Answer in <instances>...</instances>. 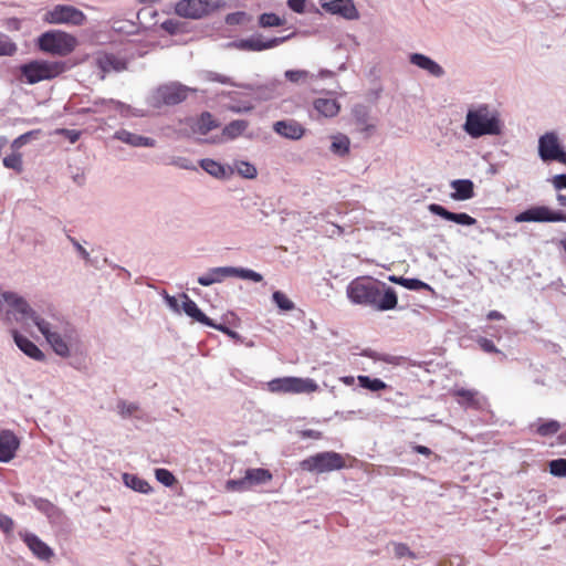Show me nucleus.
Listing matches in <instances>:
<instances>
[{
  "instance_id": "nucleus-15",
  "label": "nucleus",
  "mask_w": 566,
  "mask_h": 566,
  "mask_svg": "<svg viewBox=\"0 0 566 566\" xmlns=\"http://www.w3.org/2000/svg\"><path fill=\"white\" fill-rule=\"evenodd\" d=\"M3 300L6 303L12 307L17 313L21 315V321H31L35 326L36 322L43 319L31 306L30 304L21 296L13 292L3 293Z\"/></svg>"
},
{
  "instance_id": "nucleus-11",
  "label": "nucleus",
  "mask_w": 566,
  "mask_h": 566,
  "mask_svg": "<svg viewBox=\"0 0 566 566\" xmlns=\"http://www.w3.org/2000/svg\"><path fill=\"white\" fill-rule=\"evenodd\" d=\"M292 35L293 34L265 39L262 34L256 33L247 39L234 40L228 43V48L237 49L240 51L261 52L281 45L282 43L290 40Z\"/></svg>"
},
{
  "instance_id": "nucleus-39",
  "label": "nucleus",
  "mask_w": 566,
  "mask_h": 566,
  "mask_svg": "<svg viewBox=\"0 0 566 566\" xmlns=\"http://www.w3.org/2000/svg\"><path fill=\"white\" fill-rule=\"evenodd\" d=\"M349 138L346 135L339 134L333 137L329 150L338 157H344L349 153Z\"/></svg>"
},
{
  "instance_id": "nucleus-36",
  "label": "nucleus",
  "mask_w": 566,
  "mask_h": 566,
  "mask_svg": "<svg viewBox=\"0 0 566 566\" xmlns=\"http://www.w3.org/2000/svg\"><path fill=\"white\" fill-rule=\"evenodd\" d=\"M249 127V122L245 119H234L227 124L222 130L223 136L227 139H235L241 136L245 129Z\"/></svg>"
},
{
  "instance_id": "nucleus-5",
  "label": "nucleus",
  "mask_w": 566,
  "mask_h": 566,
  "mask_svg": "<svg viewBox=\"0 0 566 566\" xmlns=\"http://www.w3.org/2000/svg\"><path fill=\"white\" fill-rule=\"evenodd\" d=\"M65 70L64 62H50L34 60L20 66L22 80L28 84H36L44 80H51Z\"/></svg>"
},
{
  "instance_id": "nucleus-62",
  "label": "nucleus",
  "mask_w": 566,
  "mask_h": 566,
  "mask_svg": "<svg viewBox=\"0 0 566 566\" xmlns=\"http://www.w3.org/2000/svg\"><path fill=\"white\" fill-rule=\"evenodd\" d=\"M174 165L177 166L180 169L185 170H195L196 166L192 164L191 160L185 157H179L176 160H174Z\"/></svg>"
},
{
  "instance_id": "nucleus-21",
  "label": "nucleus",
  "mask_w": 566,
  "mask_h": 566,
  "mask_svg": "<svg viewBox=\"0 0 566 566\" xmlns=\"http://www.w3.org/2000/svg\"><path fill=\"white\" fill-rule=\"evenodd\" d=\"M274 133L291 140H300L305 135V127L295 119H282L273 124Z\"/></svg>"
},
{
  "instance_id": "nucleus-59",
  "label": "nucleus",
  "mask_w": 566,
  "mask_h": 566,
  "mask_svg": "<svg viewBox=\"0 0 566 566\" xmlns=\"http://www.w3.org/2000/svg\"><path fill=\"white\" fill-rule=\"evenodd\" d=\"M244 17H245V12H242V11L229 13L226 17V23L230 24V25L240 24V23H242Z\"/></svg>"
},
{
  "instance_id": "nucleus-50",
  "label": "nucleus",
  "mask_w": 566,
  "mask_h": 566,
  "mask_svg": "<svg viewBox=\"0 0 566 566\" xmlns=\"http://www.w3.org/2000/svg\"><path fill=\"white\" fill-rule=\"evenodd\" d=\"M476 343L480 346V348L485 353L501 355L502 359L506 357L505 354L497 349L494 343L486 337H479L476 339Z\"/></svg>"
},
{
  "instance_id": "nucleus-38",
  "label": "nucleus",
  "mask_w": 566,
  "mask_h": 566,
  "mask_svg": "<svg viewBox=\"0 0 566 566\" xmlns=\"http://www.w3.org/2000/svg\"><path fill=\"white\" fill-rule=\"evenodd\" d=\"M200 167L207 174H209L210 176H212L214 178L223 179L227 177L226 167L213 159H210V158L201 159Z\"/></svg>"
},
{
  "instance_id": "nucleus-48",
  "label": "nucleus",
  "mask_w": 566,
  "mask_h": 566,
  "mask_svg": "<svg viewBox=\"0 0 566 566\" xmlns=\"http://www.w3.org/2000/svg\"><path fill=\"white\" fill-rule=\"evenodd\" d=\"M3 165L7 168L13 169L17 172H21L23 169L22 155L19 153H12L3 158Z\"/></svg>"
},
{
  "instance_id": "nucleus-24",
  "label": "nucleus",
  "mask_w": 566,
  "mask_h": 566,
  "mask_svg": "<svg viewBox=\"0 0 566 566\" xmlns=\"http://www.w3.org/2000/svg\"><path fill=\"white\" fill-rule=\"evenodd\" d=\"M20 536L36 558L49 560L54 555L53 549L35 534L27 532Z\"/></svg>"
},
{
  "instance_id": "nucleus-63",
  "label": "nucleus",
  "mask_w": 566,
  "mask_h": 566,
  "mask_svg": "<svg viewBox=\"0 0 566 566\" xmlns=\"http://www.w3.org/2000/svg\"><path fill=\"white\" fill-rule=\"evenodd\" d=\"M165 301H166V304L168 305V307L176 312V313H180V306H179V303H178V300L175 297V296H171L169 294H165Z\"/></svg>"
},
{
  "instance_id": "nucleus-45",
  "label": "nucleus",
  "mask_w": 566,
  "mask_h": 566,
  "mask_svg": "<svg viewBox=\"0 0 566 566\" xmlns=\"http://www.w3.org/2000/svg\"><path fill=\"white\" fill-rule=\"evenodd\" d=\"M272 300L281 311H292L295 304L281 291H275L272 294Z\"/></svg>"
},
{
  "instance_id": "nucleus-43",
  "label": "nucleus",
  "mask_w": 566,
  "mask_h": 566,
  "mask_svg": "<svg viewBox=\"0 0 566 566\" xmlns=\"http://www.w3.org/2000/svg\"><path fill=\"white\" fill-rule=\"evenodd\" d=\"M17 51V44L7 34L0 33V56H12Z\"/></svg>"
},
{
  "instance_id": "nucleus-17",
  "label": "nucleus",
  "mask_w": 566,
  "mask_h": 566,
  "mask_svg": "<svg viewBox=\"0 0 566 566\" xmlns=\"http://www.w3.org/2000/svg\"><path fill=\"white\" fill-rule=\"evenodd\" d=\"M321 7L331 14L339 15L346 20H357L358 10L353 0H321Z\"/></svg>"
},
{
  "instance_id": "nucleus-51",
  "label": "nucleus",
  "mask_w": 566,
  "mask_h": 566,
  "mask_svg": "<svg viewBox=\"0 0 566 566\" xmlns=\"http://www.w3.org/2000/svg\"><path fill=\"white\" fill-rule=\"evenodd\" d=\"M39 134H40V129H35V130H30V132H27V133L20 135L12 142L11 148L13 150H18L22 146L27 145L34 136H36Z\"/></svg>"
},
{
  "instance_id": "nucleus-28",
  "label": "nucleus",
  "mask_w": 566,
  "mask_h": 566,
  "mask_svg": "<svg viewBox=\"0 0 566 566\" xmlns=\"http://www.w3.org/2000/svg\"><path fill=\"white\" fill-rule=\"evenodd\" d=\"M450 187L454 190L450 197L457 201H465L472 199L474 193V184L471 179H455L450 182Z\"/></svg>"
},
{
  "instance_id": "nucleus-46",
  "label": "nucleus",
  "mask_w": 566,
  "mask_h": 566,
  "mask_svg": "<svg viewBox=\"0 0 566 566\" xmlns=\"http://www.w3.org/2000/svg\"><path fill=\"white\" fill-rule=\"evenodd\" d=\"M549 473L557 478H566V459L559 458L548 462Z\"/></svg>"
},
{
  "instance_id": "nucleus-58",
  "label": "nucleus",
  "mask_w": 566,
  "mask_h": 566,
  "mask_svg": "<svg viewBox=\"0 0 566 566\" xmlns=\"http://www.w3.org/2000/svg\"><path fill=\"white\" fill-rule=\"evenodd\" d=\"M161 29L168 32L169 34H176L179 32L180 22L175 19H167L161 23Z\"/></svg>"
},
{
  "instance_id": "nucleus-47",
  "label": "nucleus",
  "mask_w": 566,
  "mask_h": 566,
  "mask_svg": "<svg viewBox=\"0 0 566 566\" xmlns=\"http://www.w3.org/2000/svg\"><path fill=\"white\" fill-rule=\"evenodd\" d=\"M284 76L292 83H304L310 77H313V75L305 70H287L285 71Z\"/></svg>"
},
{
  "instance_id": "nucleus-42",
  "label": "nucleus",
  "mask_w": 566,
  "mask_h": 566,
  "mask_svg": "<svg viewBox=\"0 0 566 566\" xmlns=\"http://www.w3.org/2000/svg\"><path fill=\"white\" fill-rule=\"evenodd\" d=\"M237 172L247 179H254L258 175L255 166L249 161L240 160L234 164Z\"/></svg>"
},
{
  "instance_id": "nucleus-57",
  "label": "nucleus",
  "mask_w": 566,
  "mask_h": 566,
  "mask_svg": "<svg viewBox=\"0 0 566 566\" xmlns=\"http://www.w3.org/2000/svg\"><path fill=\"white\" fill-rule=\"evenodd\" d=\"M363 356L365 357H368V358H373V359H380L385 363H388V364H396L398 357L396 356H391V355H384L381 357H378L377 354L371 350V349H365L363 353H361Z\"/></svg>"
},
{
  "instance_id": "nucleus-12",
  "label": "nucleus",
  "mask_w": 566,
  "mask_h": 566,
  "mask_svg": "<svg viewBox=\"0 0 566 566\" xmlns=\"http://www.w3.org/2000/svg\"><path fill=\"white\" fill-rule=\"evenodd\" d=\"M44 21L51 24L83 25L86 17L80 9L69 4H56L44 14Z\"/></svg>"
},
{
  "instance_id": "nucleus-4",
  "label": "nucleus",
  "mask_w": 566,
  "mask_h": 566,
  "mask_svg": "<svg viewBox=\"0 0 566 566\" xmlns=\"http://www.w3.org/2000/svg\"><path fill=\"white\" fill-rule=\"evenodd\" d=\"M197 91V88L187 86L177 81L168 82L154 90L149 97V105L154 108L176 106L185 102L189 94H195Z\"/></svg>"
},
{
  "instance_id": "nucleus-23",
  "label": "nucleus",
  "mask_w": 566,
  "mask_h": 566,
  "mask_svg": "<svg viewBox=\"0 0 566 566\" xmlns=\"http://www.w3.org/2000/svg\"><path fill=\"white\" fill-rule=\"evenodd\" d=\"M458 403L465 409L482 410L486 405V399L475 389L460 388L454 390Z\"/></svg>"
},
{
  "instance_id": "nucleus-31",
  "label": "nucleus",
  "mask_w": 566,
  "mask_h": 566,
  "mask_svg": "<svg viewBox=\"0 0 566 566\" xmlns=\"http://www.w3.org/2000/svg\"><path fill=\"white\" fill-rule=\"evenodd\" d=\"M13 339L18 348L23 352L27 356L34 360L42 361L45 356L43 352L28 337L21 335L17 331L13 333Z\"/></svg>"
},
{
  "instance_id": "nucleus-64",
  "label": "nucleus",
  "mask_w": 566,
  "mask_h": 566,
  "mask_svg": "<svg viewBox=\"0 0 566 566\" xmlns=\"http://www.w3.org/2000/svg\"><path fill=\"white\" fill-rule=\"evenodd\" d=\"M553 184L557 190L566 189V175L560 174V175L555 176Z\"/></svg>"
},
{
  "instance_id": "nucleus-37",
  "label": "nucleus",
  "mask_w": 566,
  "mask_h": 566,
  "mask_svg": "<svg viewBox=\"0 0 566 566\" xmlns=\"http://www.w3.org/2000/svg\"><path fill=\"white\" fill-rule=\"evenodd\" d=\"M220 126V123L216 120L211 113L203 112L200 114L196 123V130L201 135L208 134L210 130Z\"/></svg>"
},
{
  "instance_id": "nucleus-22",
  "label": "nucleus",
  "mask_w": 566,
  "mask_h": 566,
  "mask_svg": "<svg viewBox=\"0 0 566 566\" xmlns=\"http://www.w3.org/2000/svg\"><path fill=\"white\" fill-rule=\"evenodd\" d=\"M99 106H107L111 108L116 109L122 116H129L130 114L134 116H143L144 114L140 111H133L130 105H127L120 101L116 99H105V98H97L93 101V105L90 107H84L81 109L82 114H90V113H96L97 108Z\"/></svg>"
},
{
  "instance_id": "nucleus-20",
  "label": "nucleus",
  "mask_w": 566,
  "mask_h": 566,
  "mask_svg": "<svg viewBox=\"0 0 566 566\" xmlns=\"http://www.w3.org/2000/svg\"><path fill=\"white\" fill-rule=\"evenodd\" d=\"M429 211L447 221L454 222L460 226L471 227L478 223V220L465 212H452L439 203L428 206Z\"/></svg>"
},
{
  "instance_id": "nucleus-2",
  "label": "nucleus",
  "mask_w": 566,
  "mask_h": 566,
  "mask_svg": "<svg viewBox=\"0 0 566 566\" xmlns=\"http://www.w3.org/2000/svg\"><path fill=\"white\" fill-rule=\"evenodd\" d=\"M36 327L51 345L54 353L61 357H69L71 348L80 344V334L76 327L64 317L52 313L48 318L36 322Z\"/></svg>"
},
{
  "instance_id": "nucleus-10",
  "label": "nucleus",
  "mask_w": 566,
  "mask_h": 566,
  "mask_svg": "<svg viewBox=\"0 0 566 566\" xmlns=\"http://www.w3.org/2000/svg\"><path fill=\"white\" fill-rule=\"evenodd\" d=\"M268 389L271 392L303 394L316 391L318 385L311 378L282 377L269 381Z\"/></svg>"
},
{
  "instance_id": "nucleus-25",
  "label": "nucleus",
  "mask_w": 566,
  "mask_h": 566,
  "mask_svg": "<svg viewBox=\"0 0 566 566\" xmlns=\"http://www.w3.org/2000/svg\"><path fill=\"white\" fill-rule=\"evenodd\" d=\"M20 446L18 437L10 430L0 431V462L11 461Z\"/></svg>"
},
{
  "instance_id": "nucleus-13",
  "label": "nucleus",
  "mask_w": 566,
  "mask_h": 566,
  "mask_svg": "<svg viewBox=\"0 0 566 566\" xmlns=\"http://www.w3.org/2000/svg\"><path fill=\"white\" fill-rule=\"evenodd\" d=\"M515 222H566V213L553 211L546 206L531 207L514 218Z\"/></svg>"
},
{
  "instance_id": "nucleus-56",
  "label": "nucleus",
  "mask_w": 566,
  "mask_h": 566,
  "mask_svg": "<svg viewBox=\"0 0 566 566\" xmlns=\"http://www.w3.org/2000/svg\"><path fill=\"white\" fill-rule=\"evenodd\" d=\"M13 520L0 511V530L6 534H10L13 531Z\"/></svg>"
},
{
  "instance_id": "nucleus-49",
  "label": "nucleus",
  "mask_w": 566,
  "mask_h": 566,
  "mask_svg": "<svg viewBox=\"0 0 566 566\" xmlns=\"http://www.w3.org/2000/svg\"><path fill=\"white\" fill-rule=\"evenodd\" d=\"M155 476L165 486H172L176 483L175 475L167 469H156Z\"/></svg>"
},
{
  "instance_id": "nucleus-30",
  "label": "nucleus",
  "mask_w": 566,
  "mask_h": 566,
  "mask_svg": "<svg viewBox=\"0 0 566 566\" xmlns=\"http://www.w3.org/2000/svg\"><path fill=\"white\" fill-rule=\"evenodd\" d=\"M29 501L34 505V507L44 514L50 521L55 522L59 521L62 516V510L57 507L54 503H52L48 499L39 497L35 495H30Z\"/></svg>"
},
{
  "instance_id": "nucleus-18",
  "label": "nucleus",
  "mask_w": 566,
  "mask_h": 566,
  "mask_svg": "<svg viewBox=\"0 0 566 566\" xmlns=\"http://www.w3.org/2000/svg\"><path fill=\"white\" fill-rule=\"evenodd\" d=\"M94 65L102 72L101 78L105 77L106 73L112 71L120 72L126 70L127 63L125 60L117 57L115 54L98 52L93 59Z\"/></svg>"
},
{
  "instance_id": "nucleus-35",
  "label": "nucleus",
  "mask_w": 566,
  "mask_h": 566,
  "mask_svg": "<svg viewBox=\"0 0 566 566\" xmlns=\"http://www.w3.org/2000/svg\"><path fill=\"white\" fill-rule=\"evenodd\" d=\"M388 280L395 284H399L403 287H406L407 290H410V291H421V290H428V291H432L431 286L419 280V279H416V277H403V276H397V275H390L388 277Z\"/></svg>"
},
{
  "instance_id": "nucleus-60",
  "label": "nucleus",
  "mask_w": 566,
  "mask_h": 566,
  "mask_svg": "<svg viewBox=\"0 0 566 566\" xmlns=\"http://www.w3.org/2000/svg\"><path fill=\"white\" fill-rule=\"evenodd\" d=\"M355 117H356L357 123L359 125L365 126L366 130L369 129V128H374L373 125H368L367 124L368 116H367V113H366V111L364 108H360V109L356 108L355 109Z\"/></svg>"
},
{
  "instance_id": "nucleus-26",
  "label": "nucleus",
  "mask_w": 566,
  "mask_h": 566,
  "mask_svg": "<svg viewBox=\"0 0 566 566\" xmlns=\"http://www.w3.org/2000/svg\"><path fill=\"white\" fill-rule=\"evenodd\" d=\"M409 61L411 64L418 66L421 70L427 71L430 75L434 77L439 78L446 74L444 69L439 63H437L434 60L422 53L410 54Z\"/></svg>"
},
{
  "instance_id": "nucleus-54",
  "label": "nucleus",
  "mask_w": 566,
  "mask_h": 566,
  "mask_svg": "<svg viewBox=\"0 0 566 566\" xmlns=\"http://www.w3.org/2000/svg\"><path fill=\"white\" fill-rule=\"evenodd\" d=\"M212 328L220 331L221 333L228 335L231 339H233L235 343H243V337L237 333L235 331H232L224 324H217L214 323V326H211Z\"/></svg>"
},
{
  "instance_id": "nucleus-7",
  "label": "nucleus",
  "mask_w": 566,
  "mask_h": 566,
  "mask_svg": "<svg viewBox=\"0 0 566 566\" xmlns=\"http://www.w3.org/2000/svg\"><path fill=\"white\" fill-rule=\"evenodd\" d=\"M240 277L242 280H250L252 282L259 283L263 281V276L251 270L245 268H235V266H217L211 268L203 275L198 277V283L202 286H210L214 283H220L227 277Z\"/></svg>"
},
{
  "instance_id": "nucleus-27",
  "label": "nucleus",
  "mask_w": 566,
  "mask_h": 566,
  "mask_svg": "<svg viewBox=\"0 0 566 566\" xmlns=\"http://www.w3.org/2000/svg\"><path fill=\"white\" fill-rule=\"evenodd\" d=\"M180 297L182 298L181 308L186 315L191 317L192 319L206 325V326H214L213 319L208 317L192 301L186 293H181Z\"/></svg>"
},
{
  "instance_id": "nucleus-8",
  "label": "nucleus",
  "mask_w": 566,
  "mask_h": 566,
  "mask_svg": "<svg viewBox=\"0 0 566 566\" xmlns=\"http://www.w3.org/2000/svg\"><path fill=\"white\" fill-rule=\"evenodd\" d=\"M38 45L43 52L65 56L75 49L76 39L62 31H48L39 36Z\"/></svg>"
},
{
  "instance_id": "nucleus-3",
  "label": "nucleus",
  "mask_w": 566,
  "mask_h": 566,
  "mask_svg": "<svg viewBox=\"0 0 566 566\" xmlns=\"http://www.w3.org/2000/svg\"><path fill=\"white\" fill-rule=\"evenodd\" d=\"M462 128L470 137L480 138L500 135L503 124L497 111L491 109L488 104H480L468 111Z\"/></svg>"
},
{
  "instance_id": "nucleus-19",
  "label": "nucleus",
  "mask_w": 566,
  "mask_h": 566,
  "mask_svg": "<svg viewBox=\"0 0 566 566\" xmlns=\"http://www.w3.org/2000/svg\"><path fill=\"white\" fill-rule=\"evenodd\" d=\"M562 149L555 133H546L538 139V154L543 161H555Z\"/></svg>"
},
{
  "instance_id": "nucleus-1",
  "label": "nucleus",
  "mask_w": 566,
  "mask_h": 566,
  "mask_svg": "<svg viewBox=\"0 0 566 566\" xmlns=\"http://www.w3.org/2000/svg\"><path fill=\"white\" fill-rule=\"evenodd\" d=\"M348 300L356 305L379 312L395 310L398 305L396 291L386 283L371 277H357L346 287Z\"/></svg>"
},
{
  "instance_id": "nucleus-14",
  "label": "nucleus",
  "mask_w": 566,
  "mask_h": 566,
  "mask_svg": "<svg viewBox=\"0 0 566 566\" xmlns=\"http://www.w3.org/2000/svg\"><path fill=\"white\" fill-rule=\"evenodd\" d=\"M272 474L268 469H248L242 479L227 481V490L229 491H244L253 485H259L269 482Z\"/></svg>"
},
{
  "instance_id": "nucleus-34",
  "label": "nucleus",
  "mask_w": 566,
  "mask_h": 566,
  "mask_svg": "<svg viewBox=\"0 0 566 566\" xmlns=\"http://www.w3.org/2000/svg\"><path fill=\"white\" fill-rule=\"evenodd\" d=\"M122 478L125 486L134 490L135 492L142 494H149L153 491L150 484L146 480L142 479L136 474L124 473Z\"/></svg>"
},
{
  "instance_id": "nucleus-41",
  "label": "nucleus",
  "mask_w": 566,
  "mask_h": 566,
  "mask_svg": "<svg viewBox=\"0 0 566 566\" xmlns=\"http://www.w3.org/2000/svg\"><path fill=\"white\" fill-rule=\"evenodd\" d=\"M200 77L206 82H218L220 84L230 85L239 87L240 84H237L231 80V77L213 72V71H202L200 73Z\"/></svg>"
},
{
  "instance_id": "nucleus-52",
  "label": "nucleus",
  "mask_w": 566,
  "mask_h": 566,
  "mask_svg": "<svg viewBox=\"0 0 566 566\" xmlns=\"http://www.w3.org/2000/svg\"><path fill=\"white\" fill-rule=\"evenodd\" d=\"M118 413L123 418H128L134 415L135 411L138 410V405L135 402H126L125 400H119L117 403Z\"/></svg>"
},
{
  "instance_id": "nucleus-32",
  "label": "nucleus",
  "mask_w": 566,
  "mask_h": 566,
  "mask_svg": "<svg viewBox=\"0 0 566 566\" xmlns=\"http://www.w3.org/2000/svg\"><path fill=\"white\" fill-rule=\"evenodd\" d=\"M560 423L554 419L545 420L543 418H538L535 422L530 424V430L539 437H553L560 430Z\"/></svg>"
},
{
  "instance_id": "nucleus-40",
  "label": "nucleus",
  "mask_w": 566,
  "mask_h": 566,
  "mask_svg": "<svg viewBox=\"0 0 566 566\" xmlns=\"http://www.w3.org/2000/svg\"><path fill=\"white\" fill-rule=\"evenodd\" d=\"M358 384L361 388L368 389L373 392L380 391L387 388V384L379 378H371L369 376H358Z\"/></svg>"
},
{
  "instance_id": "nucleus-44",
  "label": "nucleus",
  "mask_w": 566,
  "mask_h": 566,
  "mask_svg": "<svg viewBox=\"0 0 566 566\" xmlns=\"http://www.w3.org/2000/svg\"><path fill=\"white\" fill-rule=\"evenodd\" d=\"M284 19L280 18L275 13H262L259 17V25L261 28L281 27L284 24Z\"/></svg>"
},
{
  "instance_id": "nucleus-6",
  "label": "nucleus",
  "mask_w": 566,
  "mask_h": 566,
  "mask_svg": "<svg viewBox=\"0 0 566 566\" xmlns=\"http://www.w3.org/2000/svg\"><path fill=\"white\" fill-rule=\"evenodd\" d=\"M345 467L344 457L335 451L318 452L300 462L301 470L315 474L342 470Z\"/></svg>"
},
{
  "instance_id": "nucleus-61",
  "label": "nucleus",
  "mask_w": 566,
  "mask_h": 566,
  "mask_svg": "<svg viewBox=\"0 0 566 566\" xmlns=\"http://www.w3.org/2000/svg\"><path fill=\"white\" fill-rule=\"evenodd\" d=\"M286 4L292 11L303 13L305 11L306 0H287Z\"/></svg>"
},
{
  "instance_id": "nucleus-55",
  "label": "nucleus",
  "mask_w": 566,
  "mask_h": 566,
  "mask_svg": "<svg viewBox=\"0 0 566 566\" xmlns=\"http://www.w3.org/2000/svg\"><path fill=\"white\" fill-rule=\"evenodd\" d=\"M395 555L399 558L401 557H409V558H416V555L412 551H410V548L408 547V545L403 544V543H398V544H395Z\"/></svg>"
},
{
  "instance_id": "nucleus-16",
  "label": "nucleus",
  "mask_w": 566,
  "mask_h": 566,
  "mask_svg": "<svg viewBox=\"0 0 566 566\" xmlns=\"http://www.w3.org/2000/svg\"><path fill=\"white\" fill-rule=\"evenodd\" d=\"M283 86L280 80H270L263 84H241L239 87L248 90L252 93L254 98L259 101H270L279 96L280 90Z\"/></svg>"
},
{
  "instance_id": "nucleus-9",
  "label": "nucleus",
  "mask_w": 566,
  "mask_h": 566,
  "mask_svg": "<svg viewBox=\"0 0 566 566\" xmlns=\"http://www.w3.org/2000/svg\"><path fill=\"white\" fill-rule=\"evenodd\" d=\"M226 0H180L175 11L179 17L201 19L226 7Z\"/></svg>"
},
{
  "instance_id": "nucleus-53",
  "label": "nucleus",
  "mask_w": 566,
  "mask_h": 566,
  "mask_svg": "<svg viewBox=\"0 0 566 566\" xmlns=\"http://www.w3.org/2000/svg\"><path fill=\"white\" fill-rule=\"evenodd\" d=\"M67 240L72 243L78 255L91 265H94L93 260L90 256L87 250L74 238L67 234Z\"/></svg>"
},
{
  "instance_id": "nucleus-33",
  "label": "nucleus",
  "mask_w": 566,
  "mask_h": 566,
  "mask_svg": "<svg viewBox=\"0 0 566 566\" xmlns=\"http://www.w3.org/2000/svg\"><path fill=\"white\" fill-rule=\"evenodd\" d=\"M313 107L324 117H334L340 111V105L335 98L318 97L314 99Z\"/></svg>"
},
{
  "instance_id": "nucleus-29",
  "label": "nucleus",
  "mask_w": 566,
  "mask_h": 566,
  "mask_svg": "<svg viewBox=\"0 0 566 566\" xmlns=\"http://www.w3.org/2000/svg\"><path fill=\"white\" fill-rule=\"evenodd\" d=\"M115 139L120 140L127 145H130L133 147H155L156 140L150 137L137 135L134 133H130L126 129H119L115 132L114 136Z\"/></svg>"
}]
</instances>
